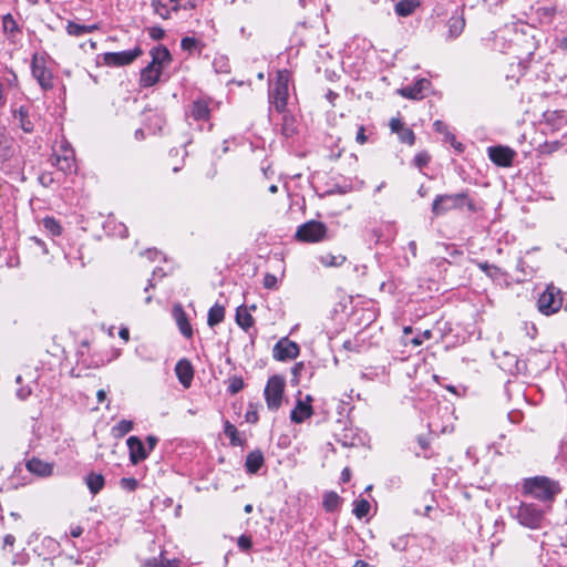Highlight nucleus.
I'll use <instances>...</instances> for the list:
<instances>
[{
  "instance_id": "412c9836",
  "label": "nucleus",
  "mask_w": 567,
  "mask_h": 567,
  "mask_svg": "<svg viewBox=\"0 0 567 567\" xmlns=\"http://www.w3.org/2000/svg\"><path fill=\"white\" fill-rule=\"evenodd\" d=\"M264 455L260 451L256 450L250 452L246 457V470L250 474H255L264 464Z\"/></svg>"
},
{
  "instance_id": "aec40b11",
  "label": "nucleus",
  "mask_w": 567,
  "mask_h": 567,
  "mask_svg": "<svg viewBox=\"0 0 567 567\" xmlns=\"http://www.w3.org/2000/svg\"><path fill=\"white\" fill-rule=\"evenodd\" d=\"M152 62L154 66H158L162 69L164 65L168 64L172 60L171 53L165 47H157L151 51Z\"/></svg>"
},
{
  "instance_id": "6e6552de",
  "label": "nucleus",
  "mask_w": 567,
  "mask_h": 567,
  "mask_svg": "<svg viewBox=\"0 0 567 567\" xmlns=\"http://www.w3.org/2000/svg\"><path fill=\"white\" fill-rule=\"evenodd\" d=\"M31 72L42 90L48 91L53 87V75L47 69L44 58L39 56L37 53L32 56Z\"/></svg>"
},
{
  "instance_id": "a211bd4d",
  "label": "nucleus",
  "mask_w": 567,
  "mask_h": 567,
  "mask_svg": "<svg viewBox=\"0 0 567 567\" xmlns=\"http://www.w3.org/2000/svg\"><path fill=\"white\" fill-rule=\"evenodd\" d=\"M270 103L275 106L278 112H284L287 105L288 89L286 87H272L269 93Z\"/></svg>"
},
{
  "instance_id": "f8f14e48",
  "label": "nucleus",
  "mask_w": 567,
  "mask_h": 567,
  "mask_svg": "<svg viewBox=\"0 0 567 567\" xmlns=\"http://www.w3.org/2000/svg\"><path fill=\"white\" fill-rule=\"evenodd\" d=\"M152 7L155 14L162 19H169L171 12H177L181 9L179 0H152Z\"/></svg>"
},
{
  "instance_id": "423d86ee",
  "label": "nucleus",
  "mask_w": 567,
  "mask_h": 567,
  "mask_svg": "<svg viewBox=\"0 0 567 567\" xmlns=\"http://www.w3.org/2000/svg\"><path fill=\"white\" fill-rule=\"evenodd\" d=\"M285 390V379L279 375L269 378L265 388V399L270 410H278L281 405V399Z\"/></svg>"
},
{
  "instance_id": "49530a36",
  "label": "nucleus",
  "mask_w": 567,
  "mask_h": 567,
  "mask_svg": "<svg viewBox=\"0 0 567 567\" xmlns=\"http://www.w3.org/2000/svg\"><path fill=\"white\" fill-rule=\"evenodd\" d=\"M198 41L195 38L185 37L182 39L181 45L183 50L190 51L196 48Z\"/></svg>"
},
{
  "instance_id": "ddd939ff",
  "label": "nucleus",
  "mask_w": 567,
  "mask_h": 567,
  "mask_svg": "<svg viewBox=\"0 0 567 567\" xmlns=\"http://www.w3.org/2000/svg\"><path fill=\"white\" fill-rule=\"evenodd\" d=\"M126 443L130 450V460L133 464H137L147 457L148 453L137 436H130Z\"/></svg>"
},
{
  "instance_id": "473e14b6",
  "label": "nucleus",
  "mask_w": 567,
  "mask_h": 567,
  "mask_svg": "<svg viewBox=\"0 0 567 567\" xmlns=\"http://www.w3.org/2000/svg\"><path fill=\"white\" fill-rule=\"evenodd\" d=\"M225 434L230 439V444L234 446L241 445V440L238 436V431L234 424H231L229 421L225 422Z\"/></svg>"
},
{
  "instance_id": "ea45409f",
  "label": "nucleus",
  "mask_w": 567,
  "mask_h": 567,
  "mask_svg": "<svg viewBox=\"0 0 567 567\" xmlns=\"http://www.w3.org/2000/svg\"><path fill=\"white\" fill-rule=\"evenodd\" d=\"M66 32L69 35L72 37H81L85 33V29L83 28V24H78L73 21H69L66 24Z\"/></svg>"
},
{
  "instance_id": "c9c22d12",
  "label": "nucleus",
  "mask_w": 567,
  "mask_h": 567,
  "mask_svg": "<svg viewBox=\"0 0 567 567\" xmlns=\"http://www.w3.org/2000/svg\"><path fill=\"white\" fill-rule=\"evenodd\" d=\"M370 511V503L367 499H360L355 503V506L353 508V514L358 518H363L368 515Z\"/></svg>"
},
{
  "instance_id": "338daca9",
  "label": "nucleus",
  "mask_w": 567,
  "mask_h": 567,
  "mask_svg": "<svg viewBox=\"0 0 567 567\" xmlns=\"http://www.w3.org/2000/svg\"><path fill=\"white\" fill-rule=\"evenodd\" d=\"M444 136L445 140L451 143V145H455V136L452 133L446 132Z\"/></svg>"
},
{
  "instance_id": "a18cd8bd",
  "label": "nucleus",
  "mask_w": 567,
  "mask_h": 567,
  "mask_svg": "<svg viewBox=\"0 0 567 567\" xmlns=\"http://www.w3.org/2000/svg\"><path fill=\"white\" fill-rule=\"evenodd\" d=\"M237 545L238 547L241 549V550H249L252 546V542H251V538L246 536V535H241L238 540H237Z\"/></svg>"
},
{
  "instance_id": "bf43d9fd",
  "label": "nucleus",
  "mask_w": 567,
  "mask_h": 567,
  "mask_svg": "<svg viewBox=\"0 0 567 567\" xmlns=\"http://www.w3.org/2000/svg\"><path fill=\"white\" fill-rule=\"evenodd\" d=\"M480 268L486 272L488 276H492L491 274V270H497L496 267H493V266H489L488 264L484 262V264H480Z\"/></svg>"
},
{
  "instance_id": "e2e57ef3",
  "label": "nucleus",
  "mask_w": 567,
  "mask_h": 567,
  "mask_svg": "<svg viewBox=\"0 0 567 567\" xmlns=\"http://www.w3.org/2000/svg\"><path fill=\"white\" fill-rule=\"evenodd\" d=\"M146 442H147L148 449L152 451L157 443V439L153 435H150V436H147Z\"/></svg>"
},
{
  "instance_id": "393cba45",
  "label": "nucleus",
  "mask_w": 567,
  "mask_h": 567,
  "mask_svg": "<svg viewBox=\"0 0 567 567\" xmlns=\"http://www.w3.org/2000/svg\"><path fill=\"white\" fill-rule=\"evenodd\" d=\"M85 483L93 495H96L105 484L104 476L102 474L90 473L85 477Z\"/></svg>"
},
{
  "instance_id": "5701e85b",
  "label": "nucleus",
  "mask_w": 567,
  "mask_h": 567,
  "mask_svg": "<svg viewBox=\"0 0 567 567\" xmlns=\"http://www.w3.org/2000/svg\"><path fill=\"white\" fill-rule=\"evenodd\" d=\"M14 118L19 121V125L25 133L33 132V123L29 117V111L24 106H20L18 110L13 112Z\"/></svg>"
},
{
  "instance_id": "f3484780",
  "label": "nucleus",
  "mask_w": 567,
  "mask_h": 567,
  "mask_svg": "<svg viewBox=\"0 0 567 567\" xmlns=\"http://www.w3.org/2000/svg\"><path fill=\"white\" fill-rule=\"evenodd\" d=\"M27 468L29 472L41 476L47 477L50 476L53 472V464L44 462L40 458L33 457L27 463Z\"/></svg>"
},
{
  "instance_id": "a878e982",
  "label": "nucleus",
  "mask_w": 567,
  "mask_h": 567,
  "mask_svg": "<svg viewBox=\"0 0 567 567\" xmlns=\"http://www.w3.org/2000/svg\"><path fill=\"white\" fill-rule=\"evenodd\" d=\"M55 165L60 171H62L65 174L72 173L73 171H75L73 154L70 153L65 155H56Z\"/></svg>"
},
{
  "instance_id": "2f4dec72",
  "label": "nucleus",
  "mask_w": 567,
  "mask_h": 567,
  "mask_svg": "<svg viewBox=\"0 0 567 567\" xmlns=\"http://www.w3.org/2000/svg\"><path fill=\"white\" fill-rule=\"evenodd\" d=\"M340 503V497L334 492H329L324 494L322 505L327 512H333L338 508Z\"/></svg>"
},
{
  "instance_id": "b1692460",
  "label": "nucleus",
  "mask_w": 567,
  "mask_h": 567,
  "mask_svg": "<svg viewBox=\"0 0 567 567\" xmlns=\"http://www.w3.org/2000/svg\"><path fill=\"white\" fill-rule=\"evenodd\" d=\"M210 110L208 103L203 100H197L193 103L190 114L196 121H204L209 117Z\"/></svg>"
},
{
  "instance_id": "69168bd1",
  "label": "nucleus",
  "mask_w": 567,
  "mask_h": 567,
  "mask_svg": "<svg viewBox=\"0 0 567 567\" xmlns=\"http://www.w3.org/2000/svg\"><path fill=\"white\" fill-rule=\"evenodd\" d=\"M351 473L349 468H344L341 473V478L343 482H348L350 480Z\"/></svg>"
},
{
  "instance_id": "7ed1b4c3",
  "label": "nucleus",
  "mask_w": 567,
  "mask_h": 567,
  "mask_svg": "<svg viewBox=\"0 0 567 567\" xmlns=\"http://www.w3.org/2000/svg\"><path fill=\"white\" fill-rule=\"evenodd\" d=\"M467 205L471 210L474 209L473 203L467 198V193L437 195L432 204V213L435 216L443 215L452 209H458Z\"/></svg>"
},
{
  "instance_id": "de8ad7c7",
  "label": "nucleus",
  "mask_w": 567,
  "mask_h": 567,
  "mask_svg": "<svg viewBox=\"0 0 567 567\" xmlns=\"http://www.w3.org/2000/svg\"><path fill=\"white\" fill-rule=\"evenodd\" d=\"M430 162V156L427 153L425 152H422V153H419L415 157H414V163L417 167H423L425 166L427 163Z\"/></svg>"
},
{
  "instance_id": "09e8293b",
  "label": "nucleus",
  "mask_w": 567,
  "mask_h": 567,
  "mask_svg": "<svg viewBox=\"0 0 567 567\" xmlns=\"http://www.w3.org/2000/svg\"><path fill=\"white\" fill-rule=\"evenodd\" d=\"M148 34L153 40H161L165 35V31L161 27H152L148 30Z\"/></svg>"
},
{
  "instance_id": "dca6fc26",
  "label": "nucleus",
  "mask_w": 567,
  "mask_h": 567,
  "mask_svg": "<svg viewBox=\"0 0 567 567\" xmlns=\"http://www.w3.org/2000/svg\"><path fill=\"white\" fill-rule=\"evenodd\" d=\"M162 69L154 66V63H150L141 72L140 84L143 87H150L156 84L159 80Z\"/></svg>"
},
{
  "instance_id": "2eb2a0df",
  "label": "nucleus",
  "mask_w": 567,
  "mask_h": 567,
  "mask_svg": "<svg viewBox=\"0 0 567 567\" xmlns=\"http://www.w3.org/2000/svg\"><path fill=\"white\" fill-rule=\"evenodd\" d=\"M175 372L183 386L189 388L194 378V370L190 362L186 359L179 360L176 363Z\"/></svg>"
},
{
  "instance_id": "c756f323",
  "label": "nucleus",
  "mask_w": 567,
  "mask_h": 567,
  "mask_svg": "<svg viewBox=\"0 0 567 567\" xmlns=\"http://www.w3.org/2000/svg\"><path fill=\"white\" fill-rule=\"evenodd\" d=\"M344 261L346 256L343 255L326 254L320 256V262L326 267H340Z\"/></svg>"
},
{
  "instance_id": "f03ea898",
  "label": "nucleus",
  "mask_w": 567,
  "mask_h": 567,
  "mask_svg": "<svg viewBox=\"0 0 567 567\" xmlns=\"http://www.w3.org/2000/svg\"><path fill=\"white\" fill-rule=\"evenodd\" d=\"M550 508V505L542 508L533 503H522L517 508L515 517L520 525L530 529H539L543 526L546 513Z\"/></svg>"
},
{
  "instance_id": "9d476101",
  "label": "nucleus",
  "mask_w": 567,
  "mask_h": 567,
  "mask_svg": "<svg viewBox=\"0 0 567 567\" xmlns=\"http://www.w3.org/2000/svg\"><path fill=\"white\" fill-rule=\"evenodd\" d=\"M489 159L497 166L509 167L516 155L515 151L508 146H491L487 150Z\"/></svg>"
},
{
  "instance_id": "13d9d810",
  "label": "nucleus",
  "mask_w": 567,
  "mask_h": 567,
  "mask_svg": "<svg viewBox=\"0 0 567 567\" xmlns=\"http://www.w3.org/2000/svg\"><path fill=\"white\" fill-rule=\"evenodd\" d=\"M196 8V2L195 0H187L185 3H181V9H184V10H192V9H195Z\"/></svg>"
},
{
  "instance_id": "0e129e2a",
  "label": "nucleus",
  "mask_w": 567,
  "mask_h": 567,
  "mask_svg": "<svg viewBox=\"0 0 567 567\" xmlns=\"http://www.w3.org/2000/svg\"><path fill=\"white\" fill-rule=\"evenodd\" d=\"M82 533H83L82 527H80V526H75V527H73V528L71 529L70 535H71L72 537H80V536L82 535Z\"/></svg>"
},
{
  "instance_id": "e433bc0d",
  "label": "nucleus",
  "mask_w": 567,
  "mask_h": 567,
  "mask_svg": "<svg viewBox=\"0 0 567 567\" xmlns=\"http://www.w3.org/2000/svg\"><path fill=\"white\" fill-rule=\"evenodd\" d=\"M410 542L409 535L398 536L395 539L391 542V546L394 550L403 551L408 548Z\"/></svg>"
},
{
  "instance_id": "39448f33",
  "label": "nucleus",
  "mask_w": 567,
  "mask_h": 567,
  "mask_svg": "<svg viewBox=\"0 0 567 567\" xmlns=\"http://www.w3.org/2000/svg\"><path fill=\"white\" fill-rule=\"evenodd\" d=\"M327 226L317 220H310L300 225L296 231V238L305 243H318L326 238Z\"/></svg>"
},
{
  "instance_id": "f257e3e1",
  "label": "nucleus",
  "mask_w": 567,
  "mask_h": 567,
  "mask_svg": "<svg viewBox=\"0 0 567 567\" xmlns=\"http://www.w3.org/2000/svg\"><path fill=\"white\" fill-rule=\"evenodd\" d=\"M524 494L544 503H550L560 493L558 482L546 476L526 478L523 485Z\"/></svg>"
},
{
  "instance_id": "4468645a",
  "label": "nucleus",
  "mask_w": 567,
  "mask_h": 567,
  "mask_svg": "<svg viewBox=\"0 0 567 567\" xmlns=\"http://www.w3.org/2000/svg\"><path fill=\"white\" fill-rule=\"evenodd\" d=\"M173 317L178 326L181 333L187 339L192 338L193 329L188 322L187 315L181 305H175L173 307Z\"/></svg>"
},
{
  "instance_id": "603ef678",
  "label": "nucleus",
  "mask_w": 567,
  "mask_h": 567,
  "mask_svg": "<svg viewBox=\"0 0 567 567\" xmlns=\"http://www.w3.org/2000/svg\"><path fill=\"white\" fill-rule=\"evenodd\" d=\"M433 126H434V130L437 132V133H441V134H446V132H449L447 130V126L444 122L437 120L433 123Z\"/></svg>"
},
{
  "instance_id": "052dcab7",
  "label": "nucleus",
  "mask_w": 567,
  "mask_h": 567,
  "mask_svg": "<svg viewBox=\"0 0 567 567\" xmlns=\"http://www.w3.org/2000/svg\"><path fill=\"white\" fill-rule=\"evenodd\" d=\"M246 420L250 423H256L258 421L257 412H247Z\"/></svg>"
},
{
  "instance_id": "a19ab883",
  "label": "nucleus",
  "mask_w": 567,
  "mask_h": 567,
  "mask_svg": "<svg viewBox=\"0 0 567 567\" xmlns=\"http://www.w3.org/2000/svg\"><path fill=\"white\" fill-rule=\"evenodd\" d=\"M398 135L402 143H406L409 145L414 144L415 135L411 128L404 127L402 131L398 133Z\"/></svg>"
},
{
  "instance_id": "37998d69",
  "label": "nucleus",
  "mask_w": 567,
  "mask_h": 567,
  "mask_svg": "<svg viewBox=\"0 0 567 567\" xmlns=\"http://www.w3.org/2000/svg\"><path fill=\"white\" fill-rule=\"evenodd\" d=\"M289 83V74L286 70L279 71L277 74L276 82L274 84V87H286L288 89Z\"/></svg>"
},
{
  "instance_id": "9b49d317",
  "label": "nucleus",
  "mask_w": 567,
  "mask_h": 567,
  "mask_svg": "<svg viewBox=\"0 0 567 567\" xmlns=\"http://www.w3.org/2000/svg\"><path fill=\"white\" fill-rule=\"evenodd\" d=\"M312 396L306 395L305 400H298L295 409L290 413V420L293 423H302L306 419H309L312 413Z\"/></svg>"
},
{
  "instance_id": "20e7f679",
  "label": "nucleus",
  "mask_w": 567,
  "mask_h": 567,
  "mask_svg": "<svg viewBox=\"0 0 567 567\" xmlns=\"http://www.w3.org/2000/svg\"><path fill=\"white\" fill-rule=\"evenodd\" d=\"M538 310L544 315H553L563 306L561 292L553 285L547 286L537 301Z\"/></svg>"
},
{
  "instance_id": "3c124183",
  "label": "nucleus",
  "mask_w": 567,
  "mask_h": 567,
  "mask_svg": "<svg viewBox=\"0 0 567 567\" xmlns=\"http://www.w3.org/2000/svg\"><path fill=\"white\" fill-rule=\"evenodd\" d=\"M214 65L217 72H228V63L223 58L215 59Z\"/></svg>"
},
{
  "instance_id": "c03bdc74",
  "label": "nucleus",
  "mask_w": 567,
  "mask_h": 567,
  "mask_svg": "<svg viewBox=\"0 0 567 567\" xmlns=\"http://www.w3.org/2000/svg\"><path fill=\"white\" fill-rule=\"evenodd\" d=\"M277 277L272 274H266L264 277L262 285L266 289H276L277 288Z\"/></svg>"
},
{
  "instance_id": "c85d7f7f",
  "label": "nucleus",
  "mask_w": 567,
  "mask_h": 567,
  "mask_svg": "<svg viewBox=\"0 0 567 567\" xmlns=\"http://www.w3.org/2000/svg\"><path fill=\"white\" fill-rule=\"evenodd\" d=\"M236 321L244 330H248L254 324L252 316L244 307L237 309Z\"/></svg>"
},
{
  "instance_id": "79ce46f5",
  "label": "nucleus",
  "mask_w": 567,
  "mask_h": 567,
  "mask_svg": "<svg viewBox=\"0 0 567 567\" xmlns=\"http://www.w3.org/2000/svg\"><path fill=\"white\" fill-rule=\"evenodd\" d=\"M137 485H138L137 480H135L133 477H123L120 481L121 488L128 491V492L135 491Z\"/></svg>"
},
{
  "instance_id": "6e6d98bb",
  "label": "nucleus",
  "mask_w": 567,
  "mask_h": 567,
  "mask_svg": "<svg viewBox=\"0 0 567 567\" xmlns=\"http://www.w3.org/2000/svg\"><path fill=\"white\" fill-rule=\"evenodd\" d=\"M303 363L302 362H299V363H296L292 369H291V372L292 374L295 375L296 378V382H298V375L300 374L301 370L303 369Z\"/></svg>"
},
{
  "instance_id": "4c0bfd02",
  "label": "nucleus",
  "mask_w": 567,
  "mask_h": 567,
  "mask_svg": "<svg viewBox=\"0 0 567 567\" xmlns=\"http://www.w3.org/2000/svg\"><path fill=\"white\" fill-rule=\"evenodd\" d=\"M244 388V381L240 377H231L228 380V391L231 394L238 393Z\"/></svg>"
},
{
  "instance_id": "58836bf2",
  "label": "nucleus",
  "mask_w": 567,
  "mask_h": 567,
  "mask_svg": "<svg viewBox=\"0 0 567 567\" xmlns=\"http://www.w3.org/2000/svg\"><path fill=\"white\" fill-rule=\"evenodd\" d=\"M2 25L6 32L14 33L19 30L18 24L11 14H6L3 17Z\"/></svg>"
},
{
  "instance_id": "f704fd0d",
  "label": "nucleus",
  "mask_w": 567,
  "mask_h": 567,
  "mask_svg": "<svg viewBox=\"0 0 567 567\" xmlns=\"http://www.w3.org/2000/svg\"><path fill=\"white\" fill-rule=\"evenodd\" d=\"M43 227L53 236H59L61 234L60 224L52 217H45L42 221Z\"/></svg>"
},
{
  "instance_id": "7c9ffc66",
  "label": "nucleus",
  "mask_w": 567,
  "mask_h": 567,
  "mask_svg": "<svg viewBox=\"0 0 567 567\" xmlns=\"http://www.w3.org/2000/svg\"><path fill=\"white\" fill-rule=\"evenodd\" d=\"M133 429V422L127 420L120 421L112 427V435L116 439L123 437Z\"/></svg>"
},
{
  "instance_id": "680f3d73",
  "label": "nucleus",
  "mask_w": 567,
  "mask_h": 567,
  "mask_svg": "<svg viewBox=\"0 0 567 567\" xmlns=\"http://www.w3.org/2000/svg\"><path fill=\"white\" fill-rule=\"evenodd\" d=\"M118 336L121 339H123L124 341H128L130 339V332H128V329L127 328H121L120 329V332H118Z\"/></svg>"
},
{
  "instance_id": "5fc2aeb1",
  "label": "nucleus",
  "mask_w": 567,
  "mask_h": 567,
  "mask_svg": "<svg viewBox=\"0 0 567 567\" xmlns=\"http://www.w3.org/2000/svg\"><path fill=\"white\" fill-rule=\"evenodd\" d=\"M30 394H31V389L30 388H20L17 391V396L20 400H25Z\"/></svg>"
},
{
  "instance_id": "cd10ccee",
  "label": "nucleus",
  "mask_w": 567,
  "mask_h": 567,
  "mask_svg": "<svg viewBox=\"0 0 567 567\" xmlns=\"http://www.w3.org/2000/svg\"><path fill=\"white\" fill-rule=\"evenodd\" d=\"M225 318V308L220 305L213 306L208 311L207 324L215 327L219 324Z\"/></svg>"
},
{
  "instance_id": "1a4fd4ad",
  "label": "nucleus",
  "mask_w": 567,
  "mask_h": 567,
  "mask_svg": "<svg viewBox=\"0 0 567 567\" xmlns=\"http://www.w3.org/2000/svg\"><path fill=\"white\" fill-rule=\"evenodd\" d=\"M299 346L295 341L281 338L272 349V357L278 361L293 360L299 355Z\"/></svg>"
},
{
  "instance_id": "4be33fe9",
  "label": "nucleus",
  "mask_w": 567,
  "mask_h": 567,
  "mask_svg": "<svg viewBox=\"0 0 567 567\" xmlns=\"http://www.w3.org/2000/svg\"><path fill=\"white\" fill-rule=\"evenodd\" d=\"M465 27V19L463 16H452L447 21L449 37L456 39L463 32Z\"/></svg>"
},
{
  "instance_id": "6ab92c4d",
  "label": "nucleus",
  "mask_w": 567,
  "mask_h": 567,
  "mask_svg": "<svg viewBox=\"0 0 567 567\" xmlns=\"http://www.w3.org/2000/svg\"><path fill=\"white\" fill-rule=\"evenodd\" d=\"M429 81L425 79L419 80L413 86H406L400 90L402 96L413 100L422 99L423 91L427 89Z\"/></svg>"
},
{
  "instance_id": "0eeeda50",
  "label": "nucleus",
  "mask_w": 567,
  "mask_h": 567,
  "mask_svg": "<svg viewBox=\"0 0 567 567\" xmlns=\"http://www.w3.org/2000/svg\"><path fill=\"white\" fill-rule=\"evenodd\" d=\"M142 53L143 51L140 47H135L134 49L127 51L106 52L102 54V61L103 64L107 66H124L131 64L140 55H142Z\"/></svg>"
},
{
  "instance_id": "864d4df0",
  "label": "nucleus",
  "mask_w": 567,
  "mask_h": 567,
  "mask_svg": "<svg viewBox=\"0 0 567 567\" xmlns=\"http://www.w3.org/2000/svg\"><path fill=\"white\" fill-rule=\"evenodd\" d=\"M355 141L359 144H364L367 142V136L364 134V127L363 126L359 127V130L357 132Z\"/></svg>"
},
{
  "instance_id": "4d7b16f0",
  "label": "nucleus",
  "mask_w": 567,
  "mask_h": 567,
  "mask_svg": "<svg viewBox=\"0 0 567 567\" xmlns=\"http://www.w3.org/2000/svg\"><path fill=\"white\" fill-rule=\"evenodd\" d=\"M14 542H16V537L13 535L8 534L4 536L3 547L6 548L8 546H13Z\"/></svg>"
},
{
  "instance_id": "8fccbe9b",
  "label": "nucleus",
  "mask_w": 567,
  "mask_h": 567,
  "mask_svg": "<svg viewBox=\"0 0 567 567\" xmlns=\"http://www.w3.org/2000/svg\"><path fill=\"white\" fill-rule=\"evenodd\" d=\"M404 124L401 122L400 118H391L390 121V128L393 133H399L404 128Z\"/></svg>"
},
{
  "instance_id": "774afa93",
  "label": "nucleus",
  "mask_w": 567,
  "mask_h": 567,
  "mask_svg": "<svg viewBox=\"0 0 567 567\" xmlns=\"http://www.w3.org/2000/svg\"><path fill=\"white\" fill-rule=\"evenodd\" d=\"M559 48L563 50H567V35L560 40Z\"/></svg>"
},
{
  "instance_id": "72a5a7b5",
  "label": "nucleus",
  "mask_w": 567,
  "mask_h": 567,
  "mask_svg": "<svg viewBox=\"0 0 567 567\" xmlns=\"http://www.w3.org/2000/svg\"><path fill=\"white\" fill-rule=\"evenodd\" d=\"M179 564V560L177 559H165L163 556H161V559H151L145 563V567H177Z\"/></svg>"
},
{
  "instance_id": "bb28decb",
  "label": "nucleus",
  "mask_w": 567,
  "mask_h": 567,
  "mask_svg": "<svg viewBox=\"0 0 567 567\" xmlns=\"http://www.w3.org/2000/svg\"><path fill=\"white\" fill-rule=\"evenodd\" d=\"M419 0H400L395 4V13L400 17H408L419 7Z\"/></svg>"
}]
</instances>
